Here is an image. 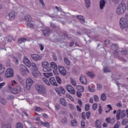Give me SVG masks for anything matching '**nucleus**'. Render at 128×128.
<instances>
[{"label": "nucleus", "mask_w": 128, "mask_h": 128, "mask_svg": "<svg viewBox=\"0 0 128 128\" xmlns=\"http://www.w3.org/2000/svg\"><path fill=\"white\" fill-rule=\"evenodd\" d=\"M36 88L38 92L44 94L46 92V88L42 85L37 84L36 86Z\"/></svg>", "instance_id": "0eeeda50"}, {"label": "nucleus", "mask_w": 128, "mask_h": 128, "mask_svg": "<svg viewBox=\"0 0 128 128\" xmlns=\"http://www.w3.org/2000/svg\"><path fill=\"white\" fill-rule=\"evenodd\" d=\"M107 107L108 108V110H106V114H108V112H110V110H112V106H110V104H108L107 105Z\"/></svg>", "instance_id": "a18cd8bd"}, {"label": "nucleus", "mask_w": 128, "mask_h": 128, "mask_svg": "<svg viewBox=\"0 0 128 128\" xmlns=\"http://www.w3.org/2000/svg\"><path fill=\"white\" fill-rule=\"evenodd\" d=\"M60 104H62V106H66V100L64 98H60Z\"/></svg>", "instance_id": "b1692460"}, {"label": "nucleus", "mask_w": 128, "mask_h": 128, "mask_svg": "<svg viewBox=\"0 0 128 128\" xmlns=\"http://www.w3.org/2000/svg\"><path fill=\"white\" fill-rule=\"evenodd\" d=\"M95 126L96 128H102V123L100 122V120H97L95 122Z\"/></svg>", "instance_id": "aec40b11"}, {"label": "nucleus", "mask_w": 128, "mask_h": 128, "mask_svg": "<svg viewBox=\"0 0 128 128\" xmlns=\"http://www.w3.org/2000/svg\"><path fill=\"white\" fill-rule=\"evenodd\" d=\"M96 108H98V104H92V109L94 110H96Z\"/></svg>", "instance_id": "13d9d810"}, {"label": "nucleus", "mask_w": 128, "mask_h": 128, "mask_svg": "<svg viewBox=\"0 0 128 128\" xmlns=\"http://www.w3.org/2000/svg\"><path fill=\"white\" fill-rule=\"evenodd\" d=\"M110 72V70L109 68L105 67L104 68V72Z\"/></svg>", "instance_id": "de8ad7c7"}, {"label": "nucleus", "mask_w": 128, "mask_h": 128, "mask_svg": "<svg viewBox=\"0 0 128 128\" xmlns=\"http://www.w3.org/2000/svg\"><path fill=\"white\" fill-rule=\"evenodd\" d=\"M76 96L78 98H80V96H82V93L80 92H77Z\"/></svg>", "instance_id": "774afa93"}, {"label": "nucleus", "mask_w": 128, "mask_h": 128, "mask_svg": "<svg viewBox=\"0 0 128 128\" xmlns=\"http://www.w3.org/2000/svg\"><path fill=\"white\" fill-rule=\"evenodd\" d=\"M94 100L95 102H98L99 99H98V96L95 95L94 96Z\"/></svg>", "instance_id": "bf43d9fd"}, {"label": "nucleus", "mask_w": 128, "mask_h": 128, "mask_svg": "<svg viewBox=\"0 0 128 128\" xmlns=\"http://www.w3.org/2000/svg\"><path fill=\"white\" fill-rule=\"evenodd\" d=\"M24 62L26 66L30 67L32 66V64L30 63V61L28 58V57L24 56Z\"/></svg>", "instance_id": "ddd939ff"}, {"label": "nucleus", "mask_w": 128, "mask_h": 128, "mask_svg": "<svg viewBox=\"0 0 128 128\" xmlns=\"http://www.w3.org/2000/svg\"><path fill=\"white\" fill-rule=\"evenodd\" d=\"M86 116L87 120H88L90 118V112H86Z\"/></svg>", "instance_id": "6e6d98bb"}, {"label": "nucleus", "mask_w": 128, "mask_h": 128, "mask_svg": "<svg viewBox=\"0 0 128 128\" xmlns=\"http://www.w3.org/2000/svg\"><path fill=\"white\" fill-rule=\"evenodd\" d=\"M16 128H24V126L22 123L18 122L16 124Z\"/></svg>", "instance_id": "a19ab883"}, {"label": "nucleus", "mask_w": 128, "mask_h": 128, "mask_svg": "<svg viewBox=\"0 0 128 128\" xmlns=\"http://www.w3.org/2000/svg\"><path fill=\"white\" fill-rule=\"evenodd\" d=\"M86 74L87 76H90V78H94L96 76V75H94V72H86Z\"/></svg>", "instance_id": "393cba45"}, {"label": "nucleus", "mask_w": 128, "mask_h": 128, "mask_svg": "<svg viewBox=\"0 0 128 128\" xmlns=\"http://www.w3.org/2000/svg\"><path fill=\"white\" fill-rule=\"evenodd\" d=\"M71 124L72 126H76L78 124V122H76V120H74L71 121Z\"/></svg>", "instance_id": "c9c22d12"}, {"label": "nucleus", "mask_w": 128, "mask_h": 128, "mask_svg": "<svg viewBox=\"0 0 128 128\" xmlns=\"http://www.w3.org/2000/svg\"><path fill=\"white\" fill-rule=\"evenodd\" d=\"M6 86V83L4 82L0 83V89L2 88V86Z\"/></svg>", "instance_id": "e2e57ef3"}, {"label": "nucleus", "mask_w": 128, "mask_h": 128, "mask_svg": "<svg viewBox=\"0 0 128 128\" xmlns=\"http://www.w3.org/2000/svg\"><path fill=\"white\" fill-rule=\"evenodd\" d=\"M9 90L12 94H18L22 92V88L20 87V86H18L14 88H12V87H9Z\"/></svg>", "instance_id": "39448f33"}, {"label": "nucleus", "mask_w": 128, "mask_h": 128, "mask_svg": "<svg viewBox=\"0 0 128 128\" xmlns=\"http://www.w3.org/2000/svg\"><path fill=\"white\" fill-rule=\"evenodd\" d=\"M120 126V122L118 121L114 126V128H119Z\"/></svg>", "instance_id": "09e8293b"}, {"label": "nucleus", "mask_w": 128, "mask_h": 128, "mask_svg": "<svg viewBox=\"0 0 128 128\" xmlns=\"http://www.w3.org/2000/svg\"><path fill=\"white\" fill-rule=\"evenodd\" d=\"M66 90L68 92H70V94H76V90H74V87L70 85H68L66 87Z\"/></svg>", "instance_id": "1a4fd4ad"}, {"label": "nucleus", "mask_w": 128, "mask_h": 128, "mask_svg": "<svg viewBox=\"0 0 128 128\" xmlns=\"http://www.w3.org/2000/svg\"><path fill=\"white\" fill-rule=\"evenodd\" d=\"M4 76L7 78L14 76V70L12 68H8L5 72Z\"/></svg>", "instance_id": "423d86ee"}, {"label": "nucleus", "mask_w": 128, "mask_h": 128, "mask_svg": "<svg viewBox=\"0 0 128 128\" xmlns=\"http://www.w3.org/2000/svg\"><path fill=\"white\" fill-rule=\"evenodd\" d=\"M30 56L34 60H36V62H38L40 60V56H38V54H32L30 55Z\"/></svg>", "instance_id": "4468645a"}, {"label": "nucleus", "mask_w": 128, "mask_h": 128, "mask_svg": "<svg viewBox=\"0 0 128 128\" xmlns=\"http://www.w3.org/2000/svg\"><path fill=\"white\" fill-rule=\"evenodd\" d=\"M44 72H52V67L50 66H46V67H44L43 68Z\"/></svg>", "instance_id": "a878e982"}, {"label": "nucleus", "mask_w": 128, "mask_h": 128, "mask_svg": "<svg viewBox=\"0 0 128 128\" xmlns=\"http://www.w3.org/2000/svg\"><path fill=\"white\" fill-rule=\"evenodd\" d=\"M126 4H120L116 8V12L118 14H122L126 12Z\"/></svg>", "instance_id": "7ed1b4c3"}, {"label": "nucleus", "mask_w": 128, "mask_h": 128, "mask_svg": "<svg viewBox=\"0 0 128 128\" xmlns=\"http://www.w3.org/2000/svg\"><path fill=\"white\" fill-rule=\"evenodd\" d=\"M82 116L83 120H86V113L84 112H82Z\"/></svg>", "instance_id": "338daca9"}, {"label": "nucleus", "mask_w": 128, "mask_h": 128, "mask_svg": "<svg viewBox=\"0 0 128 128\" xmlns=\"http://www.w3.org/2000/svg\"><path fill=\"white\" fill-rule=\"evenodd\" d=\"M14 61L15 64H18V58L14 57Z\"/></svg>", "instance_id": "603ef678"}, {"label": "nucleus", "mask_w": 128, "mask_h": 128, "mask_svg": "<svg viewBox=\"0 0 128 128\" xmlns=\"http://www.w3.org/2000/svg\"><path fill=\"white\" fill-rule=\"evenodd\" d=\"M22 68H24V70L25 72H28V73L30 72V70H28V68L26 67V66H24V65H22Z\"/></svg>", "instance_id": "5fc2aeb1"}, {"label": "nucleus", "mask_w": 128, "mask_h": 128, "mask_svg": "<svg viewBox=\"0 0 128 128\" xmlns=\"http://www.w3.org/2000/svg\"><path fill=\"white\" fill-rule=\"evenodd\" d=\"M85 3L86 8H88L90 6V0H85Z\"/></svg>", "instance_id": "7c9ffc66"}, {"label": "nucleus", "mask_w": 128, "mask_h": 128, "mask_svg": "<svg viewBox=\"0 0 128 128\" xmlns=\"http://www.w3.org/2000/svg\"><path fill=\"white\" fill-rule=\"evenodd\" d=\"M80 80L81 84H88V79H86V78L84 75H82L80 76Z\"/></svg>", "instance_id": "9b49d317"}, {"label": "nucleus", "mask_w": 128, "mask_h": 128, "mask_svg": "<svg viewBox=\"0 0 128 128\" xmlns=\"http://www.w3.org/2000/svg\"><path fill=\"white\" fill-rule=\"evenodd\" d=\"M56 78L58 84H62V79H60V78L58 76H56Z\"/></svg>", "instance_id": "37998d69"}, {"label": "nucleus", "mask_w": 128, "mask_h": 128, "mask_svg": "<svg viewBox=\"0 0 128 128\" xmlns=\"http://www.w3.org/2000/svg\"><path fill=\"white\" fill-rule=\"evenodd\" d=\"M32 84H34V82L30 78H28L26 80V88L28 90H30V88H32Z\"/></svg>", "instance_id": "6e6552de"}, {"label": "nucleus", "mask_w": 128, "mask_h": 128, "mask_svg": "<svg viewBox=\"0 0 128 128\" xmlns=\"http://www.w3.org/2000/svg\"><path fill=\"white\" fill-rule=\"evenodd\" d=\"M66 96L68 98H69V100H70L72 102H74V98H72V96L70 94H66Z\"/></svg>", "instance_id": "4c0bfd02"}, {"label": "nucleus", "mask_w": 128, "mask_h": 128, "mask_svg": "<svg viewBox=\"0 0 128 128\" xmlns=\"http://www.w3.org/2000/svg\"><path fill=\"white\" fill-rule=\"evenodd\" d=\"M40 124H42V126H44L48 127L50 126V123L48 122H40Z\"/></svg>", "instance_id": "f704fd0d"}, {"label": "nucleus", "mask_w": 128, "mask_h": 128, "mask_svg": "<svg viewBox=\"0 0 128 128\" xmlns=\"http://www.w3.org/2000/svg\"><path fill=\"white\" fill-rule=\"evenodd\" d=\"M55 90L56 92H57L58 94V96H62L60 92H62V94H66V90H64V89L62 87H60V89H58V88H55Z\"/></svg>", "instance_id": "9d476101"}, {"label": "nucleus", "mask_w": 128, "mask_h": 128, "mask_svg": "<svg viewBox=\"0 0 128 128\" xmlns=\"http://www.w3.org/2000/svg\"><path fill=\"white\" fill-rule=\"evenodd\" d=\"M76 18H78V20H80L81 24H84V16L78 15L76 16Z\"/></svg>", "instance_id": "412c9836"}, {"label": "nucleus", "mask_w": 128, "mask_h": 128, "mask_svg": "<svg viewBox=\"0 0 128 128\" xmlns=\"http://www.w3.org/2000/svg\"><path fill=\"white\" fill-rule=\"evenodd\" d=\"M50 65L51 66L52 68H54V70H56L58 68V66L54 62H51L50 63Z\"/></svg>", "instance_id": "cd10ccee"}, {"label": "nucleus", "mask_w": 128, "mask_h": 128, "mask_svg": "<svg viewBox=\"0 0 128 128\" xmlns=\"http://www.w3.org/2000/svg\"><path fill=\"white\" fill-rule=\"evenodd\" d=\"M50 32V30L48 28H46L42 32L44 36H48Z\"/></svg>", "instance_id": "a211bd4d"}, {"label": "nucleus", "mask_w": 128, "mask_h": 128, "mask_svg": "<svg viewBox=\"0 0 128 128\" xmlns=\"http://www.w3.org/2000/svg\"><path fill=\"white\" fill-rule=\"evenodd\" d=\"M42 68H46V66H50V63H48V62H42Z\"/></svg>", "instance_id": "473e14b6"}, {"label": "nucleus", "mask_w": 128, "mask_h": 128, "mask_svg": "<svg viewBox=\"0 0 128 128\" xmlns=\"http://www.w3.org/2000/svg\"><path fill=\"white\" fill-rule=\"evenodd\" d=\"M118 48V44H113L110 46V50H115L114 52V56H116L118 60H124V59L120 57L118 55L120 52V48Z\"/></svg>", "instance_id": "f257e3e1"}, {"label": "nucleus", "mask_w": 128, "mask_h": 128, "mask_svg": "<svg viewBox=\"0 0 128 128\" xmlns=\"http://www.w3.org/2000/svg\"><path fill=\"white\" fill-rule=\"evenodd\" d=\"M120 52L122 56H126L128 54V51L126 50H120Z\"/></svg>", "instance_id": "49530a36"}, {"label": "nucleus", "mask_w": 128, "mask_h": 128, "mask_svg": "<svg viewBox=\"0 0 128 128\" xmlns=\"http://www.w3.org/2000/svg\"><path fill=\"white\" fill-rule=\"evenodd\" d=\"M27 26L29 28H34V24L30 22V21H29L27 23Z\"/></svg>", "instance_id": "2f4dec72"}, {"label": "nucleus", "mask_w": 128, "mask_h": 128, "mask_svg": "<svg viewBox=\"0 0 128 128\" xmlns=\"http://www.w3.org/2000/svg\"><path fill=\"white\" fill-rule=\"evenodd\" d=\"M58 70L60 72V73L62 76H66V68L64 67L60 66L58 68Z\"/></svg>", "instance_id": "f8f14e48"}, {"label": "nucleus", "mask_w": 128, "mask_h": 128, "mask_svg": "<svg viewBox=\"0 0 128 128\" xmlns=\"http://www.w3.org/2000/svg\"><path fill=\"white\" fill-rule=\"evenodd\" d=\"M106 121L108 124H114V118L112 119L110 118H107Z\"/></svg>", "instance_id": "4be33fe9"}, {"label": "nucleus", "mask_w": 128, "mask_h": 128, "mask_svg": "<svg viewBox=\"0 0 128 128\" xmlns=\"http://www.w3.org/2000/svg\"><path fill=\"white\" fill-rule=\"evenodd\" d=\"M42 80L43 82H44L45 84H47V86H50V82H48V80L46 78H43Z\"/></svg>", "instance_id": "c03bdc74"}, {"label": "nucleus", "mask_w": 128, "mask_h": 128, "mask_svg": "<svg viewBox=\"0 0 128 128\" xmlns=\"http://www.w3.org/2000/svg\"><path fill=\"white\" fill-rule=\"evenodd\" d=\"M126 116V111L120 110H119L117 111V114H116V118L117 120H120V118H124Z\"/></svg>", "instance_id": "20e7f679"}, {"label": "nucleus", "mask_w": 128, "mask_h": 128, "mask_svg": "<svg viewBox=\"0 0 128 128\" xmlns=\"http://www.w3.org/2000/svg\"><path fill=\"white\" fill-rule=\"evenodd\" d=\"M9 20H14V18H16V12L14 11H12L8 14Z\"/></svg>", "instance_id": "dca6fc26"}, {"label": "nucleus", "mask_w": 128, "mask_h": 128, "mask_svg": "<svg viewBox=\"0 0 128 128\" xmlns=\"http://www.w3.org/2000/svg\"><path fill=\"white\" fill-rule=\"evenodd\" d=\"M104 6H106V1L104 0H101L100 2V10H102L104 8Z\"/></svg>", "instance_id": "6ab92c4d"}, {"label": "nucleus", "mask_w": 128, "mask_h": 128, "mask_svg": "<svg viewBox=\"0 0 128 128\" xmlns=\"http://www.w3.org/2000/svg\"><path fill=\"white\" fill-rule=\"evenodd\" d=\"M32 74L34 78H38L40 76V72L38 70H32Z\"/></svg>", "instance_id": "2eb2a0df"}, {"label": "nucleus", "mask_w": 128, "mask_h": 128, "mask_svg": "<svg viewBox=\"0 0 128 128\" xmlns=\"http://www.w3.org/2000/svg\"><path fill=\"white\" fill-rule=\"evenodd\" d=\"M90 104H87L85 105V110H86V112H88V110H90Z\"/></svg>", "instance_id": "3c124183"}, {"label": "nucleus", "mask_w": 128, "mask_h": 128, "mask_svg": "<svg viewBox=\"0 0 128 128\" xmlns=\"http://www.w3.org/2000/svg\"><path fill=\"white\" fill-rule=\"evenodd\" d=\"M85 126H86V122H84V120H82V122H81L82 128H85Z\"/></svg>", "instance_id": "4d7b16f0"}, {"label": "nucleus", "mask_w": 128, "mask_h": 128, "mask_svg": "<svg viewBox=\"0 0 128 128\" xmlns=\"http://www.w3.org/2000/svg\"><path fill=\"white\" fill-rule=\"evenodd\" d=\"M120 26L122 30L128 28V14H126L124 18H121L120 21Z\"/></svg>", "instance_id": "f03ea898"}, {"label": "nucleus", "mask_w": 128, "mask_h": 128, "mask_svg": "<svg viewBox=\"0 0 128 128\" xmlns=\"http://www.w3.org/2000/svg\"><path fill=\"white\" fill-rule=\"evenodd\" d=\"M98 112L99 114H102V108L101 106H99Z\"/></svg>", "instance_id": "680f3d73"}, {"label": "nucleus", "mask_w": 128, "mask_h": 128, "mask_svg": "<svg viewBox=\"0 0 128 128\" xmlns=\"http://www.w3.org/2000/svg\"><path fill=\"white\" fill-rule=\"evenodd\" d=\"M50 82L52 84V86H58V84L56 83V80L54 79V78L51 77L50 78Z\"/></svg>", "instance_id": "f3484780"}, {"label": "nucleus", "mask_w": 128, "mask_h": 128, "mask_svg": "<svg viewBox=\"0 0 128 128\" xmlns=\"http://www.w3.org/2000/svg\"><path fill=\"white\" fill-rule=\"evenodd\" d=\"M24 19L26 22H32V17L28 14H27L24 16Z\"/></svg>", "instance_id": "c85d7f7f"}, {"label": "nucleus", "mask_w": 128, "mask_h": 128, "mask_svg": "<svg viewBox=\"0 0 128 128\" xmlns=\"http://www.w3.org/2000/svg\"><path fill=\"white\" fill-rule=\"evenodd\" d=\"M44 76L48 78L50 76H52V72H46L44 74Z\"/></svg>", "instance_id": "bb28decb"}, {"label": "nucleus", "mask_w": 128, "mask_h": 128, "mask_svg": "<svg viewBox=\"0 0 128 128\" xmlns=\"http://www.w3.org/2000/svg\"><path fill=\"white\" fill-rule=\"evenodd\" d=\"M76 88L78 90H79V92H84V87H82V86H77Z\"/></svg>", "instance_id": "c756f323"}, {"label": "nucleus", "mask_w": 128, "mask_h": 128, "mask_svg": "<svg viewBox=\"0 0 128 128\" xmlns=\"http://www.w3.org/2000/svg\"><path fill=\"white\" fill-rule=\"evenodd\" d=\"M5 68L2 64H0V74H2L4 72Z\"/></svg>", "instance_id": "5701e85b"}, {"label": "nucleus", "mask_w": 128, "mask_h": 128, "mask_svg": "<svg viewBox=\"0 0 128 128\" xmlns=\"http://www.w3.org/2000/svg\"><path fill=\"white\" fill-rule=\"evenodd\" d=\"M50 26L52 28H56V24L52 22L50 23Z\"/></svg>", "instance_id": "69168bd1"}, {"label": "nucleus", "mask_w": 128, "mask_h": 128, "mask_svg": "<svg viewBox=\"0 0 128 128\" xmlns=\"http://www.w3.org/2000/svg\"><path fill=\"white\" fill-rule=\"evenodd\" d=\"M128 122V119H124L122 124L124 126H126Z\"/></svg>", "instance_id": "8fccbe9b"}, {"label": "nucleus", "mask_w": 128, "mask_h": 128, "mask_svg": "<svg viewBox=\"0 0 128 128\" xmlns=\"http://www.w3.org/2000/svg\"><path fill=\"white\" fill-rule=\"evenodd\" d=\"M55 108H56V110H58L60 108V104H56Z\"/></svg>", "instance_id": "0e129e2a"}, {"label": "nucleus", "mask_w": 128, "mask_h": 128, "mask_svg": "<svg viewBox=\"0 0 128 128\" xmlns=\"http://www.w3.org/2000/svg\"><path fill=\"white\" fill-rule=\"evenodd\" d=\"M35 110L36 112H42L44 109L40 108V107H36Z\"/></svg>", "instance_id": "864d4df0"}, {"label": "nucleus", "mask_w": 128, "mask_h": 128, "mask_svg": "<svg viewBox=\"0 0 128 128\" xmlns=\"http://www.w3.org/2000/svg\"><path fill=\"white\" fill-rule=\"evenodd\" d=\"M68 108H70L72 110H74V105L72 104H68Z\"/></svg>", "instance_id": "052dcab7"}, {"label": "nucleus", "mask_w": 128, "mask_h": 128, "mask_svg": "<svg viewBox=\"0 0 128 128\" xmlns=\"http://www.w3.org/2000/svg\"><path fill=\"white\" fill-rule=\"evenodd\" d=\"M31 66L32 68H34V70H38V67L36 66V64L32 62V63Z\"/></svg>", "instance_id": "79ce46f5"}, {"label": "nucleus", "mask_w": 128, "mask_h": 128, "mask_svg": "<svg viewBox=\"0 0 128 128\" xmlns=\"http://www.w3.org/2000/svg\"><path fill=\"white\" fill-rule=\"evenodd\" d=\"M64 61L67 64V66H70V60L67 58H64Z\"/></svg>", "instance_id": "72a5a7b5"}, {"label": "nucleus", "mask_w": 128, "mask_h": 128, "mask_svg": "<svg viewBox=\"0 0 128 128\" xmlns=\"http://www.w3.org/2000/svg\"><path fill=\"white\" fill-rule=\"evenodd\" d=\"M102 100H106V94L102 93L100 96Z\"/></svg>", "instance_id": "e433bc0d"}, {"label": "nucleus", "mask_w": 128, "mask_h": 128, "mask_svg": "<svg viewBox=\"0 0 128 128\" xmlns=\"http://www.w3.org/2000/svg\"><path fill=\"white\" fill-rule=\"evenodd\" d=\"M70 80L72 86H76V80H74L72 78H70Z\"/></svg>", "instance_id": "ea45409f"}, {"label": "nucleus", "mask_w": 128, "mask_h": 128, "mask_svg": "<svg viewBox=\"0 0 128 128\" xmlns=\"http://www.w3.org/2000/svg\"><path fill=\"white\" fill-rule=\"evenodd\" d=\"M26 42V38H22L18 40V44H22V42Z\"/></svg>", "instance_id": "58836bf2"}]
</instances>
